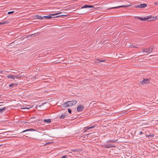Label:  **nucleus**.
Instances as JSON below:
<instances>
[{
	"label": "nucleus",
	"mask_w": 158,
	"mask_h": 158,
	"mask_svg": "<svg viewBox=\"0 0 158 158\" xmlns=\"http://www.w3.org/2000/svg\"><path fill=\"white\" fill-rule=\"evenodd\" d=\"M152 16H148L147 17L145 18H141L139 17H137L136 18L138 19H140L141 21H145L146 20H148V21H151L155 20V19L154 18L152 19Z\"/></svg>",
	"instance_id": "f257e3e1"
},
{
	"label": "nucleus",
	"mask_w": 158,
	"mask_h": 158,
	"mask_svg": "<svg viewBox=\"0 0 158 158\" xmlns=\"http://www.w3.org/2000/svg\"><path fill=\"white\" fill-rule=\"evenodd\" d=\"M154 47L152 46L150 47L149 48H144L142 50V52H143L150 53L153 51Z\"/></svg>",
	"instance_id": "f03ea898"
},
{
	"label": "nucleus",
	"mask_w": 158,
	"mask_h": 158,
	"mask_svg": "<svg viewBox=\"0 0 158 158\" xmlns=\"http://www.w3.org/2000/svg\"><path fill=\"white\" fill-rule=\"evenodd\" d=\"M20 76H19L18 75H8L7 76V77L8 78H11L13 79L14 80H15V79H19L20 78Z\"/></svg>",
	"instance_id": "7ed1b4c3"
},
{
	"label": "nucleus",
	"mask_w": 158,
	"mask_h": 158,
	"mask_svg": "<svg viewBox=\"0 0 158 158\" xmlns=\"http://www.w3.org/2000/svg\"><path fill=\"white\" fill-rule=\"evenodd\" d=\"M77 101L76 100L67 101V103L68 104L69 106H71L75 105L77 103Z\"/></svg>",
	"instance_id": "20e7f679"
},
{
	"label": "nucleus",
	"mask_w": 158,
	"mask_h": 158,
	"mask_svg": "<svg viewBox=\"0 0 158 158\" xmlns=\"http://www.w3.org/2000/svg\"><path fill=\"white\" fill-rule=\"evenodd\" d=\"M61 12H60L59 13H57L55 14H52L50 15V16H43L44 19H49L51 18H52V16L55 15H58L60 14H61Z\"/></svg>",
	"instance_id": "39448f33"
},
{
	"label": "nucleus",
	"mask_w": 158,
	"mask_h": 158,
	"mask_svg": "<svg viewBox=\"0 0 158 158\" xmlns=\"http://www.w3.org/2000/svg\"><path fill=\"white\" fill-rule=\"evenodd\" d=\"M104 146V148H108L112 147H114L115 146L114 145L112 144H105Z\"/></svg>",
	"instance_id": "423d86ee"
},
{
	"label": "nucleus",
	"mask_w": 158,
	"mask_h": 158,
	"mask_svg": "<svg viewBox=\"0 0 158 158\" xmlns=\"http://www.w3.org/2000/svg\"><path fill=\"white\" fill-rule=\"evenodd\" d=\"M84 108V106L82 105H79L77 107V110L78 112L82 111L83 110Z\"/></svg>",
	"instance_id": "0eeeda50"
},
{
	"label": "nucleus",
	"mask_w": 158,
	"mask_h": 158,
	"mask_svg": "<svg viewBox=\"0 0 158 158\" xmlns=\"http://www.w3.org/2000/svg\"><path fill=\"white\" fill-rule=\"evenodd\" d=\"M147 6V5L146 4H142L139 5H138L135 6L136 8H144Z\"/></svg>",
	"instance_id": "6e6552de"
},
{
	"label": "nucleus",
	"mask_w": 158,
	"mask_h": 158,
	"mask_svg": "<svg viewBox=\"0 0 158 158\" xmlns=\"http://www.w3.org/2000/svg\"><path fill=\"white\" fill-rule=\"evenodd\" d=\"M149 82V79H144L142 81V84H146Z\"/></svg>",
	"instance_id": "1a4fd4ad"
},
{
	"label": "nucleus",
	"mask_w": 158,
	"mask_h": 158,
	"mask_svg": "<svg viewBox=\"0 0 158 158\" xmlns=\"http://www.w3.org/2000/svg\"><path fill=\"white\" fill-rule=\"evenodd\" d=\"M128 6H126V5L120 6H119L111 7V8H110L109 9H116V8H120V7H128Z\"/></svg>",
	"instance_id": "9d476101"
},
{
	"label": "nucleus",
	"mask_w": 158,
	"mask_h": 158,
	"mask_svg": "<svg viewBox=\"0 0 158 158\" xmlns=\"http://www.w3.org/2000/svg\"><path fill=\"white\" fill-rule=\"evenodd\" d=\"M61 105H62V107L64 108H66L67 107L69 106L68 104H67V102H65L64 103L62 104Z\"/></svg>",
	"instance_id": "9b49d317"
},
{
	"label": "nucleus",
	"mask_w": 158,
	"mask_h": 158,
	"mask_svg": "<svg viewBox=\"0 0 158 158\" xmlns=\"http://www.w3.org/2000/svg\"><path fill=\"white\" fill-rule=\"evenodd\" d=\"M94 6H92L91 5H84L83 6H82L81 7V8H91V7H94Z\"/></svg>",
	"instance_id": "f8f14e48"
},
{
	"label": "nucleus",
	"mask_w": 158,
	"mask_h": 158,
	"mask_svg": "<svg viewBox=\"0 0 158 158\" xmlns=\"http://www.w3.org/2000/svg\"><path fill=\"white\" fill-rule=\"evenodd\" d=\"M81 150H82V149H81L80 148H76L75 149H71V151L73 152H79V151H81Z\"/></svg>",
	"instance_id": "ddd939ff"
},
{
	"label": "nucleus",
	"mask_w": 158,
	"mask_h": 158,
	"mask_svg": "<svg viewBox=\"0 0 158 158\" xmlns=\"http://www.w3.org/2000/svg\"><path fill=\"white\" fill-rule=\"evenodd\" d=\"M117 141V139L116 140H107L106 142V143H116Z\"/></svg>",
	"instance_id": "4468645a"
},
{
	"label": "nucleus",
	"mask_w": 158,
	"mask_h": 158,
	"mask_svg": "<svg viewBox=\"0 0 158 158\" xmlns=\"http://www.w3.org/2000/svg\"><path fill=\"white\" fill-rule=\"evenodd\" d=\"M146 137H148V138L150 139L151 138L153 137L154 135L153 134L151 135H145Z\"/></svg>",
	"instance_id": "2eb2a0df"
},
{
	"label": "nucleus",
	"mask_w": 158,
	"mask_h": 158,
	"mask_svg": "<svg viewBox=\"0 0 158 158\" xmlns=\"http://www.w3.org/2000/svg\"><path fill=\"white\" fill-rule=\"evenodd\" d=\"M44 122L46 123H50L51 122V119H45L44 120Z\"/></svg>",
	"instance_id": "dca6fc26"
},
{
	"label": "nucleus",
	"mask_w": 158,
	"mask_h": 158,
	"mask_svg": "<svg viewBox=\"0 0 158 158\" xmlns=\"http://www.w3.org/2000/svg\"><path fill=\"white\" fill-rule=\"evenodd\" d=\"M65 114L64 113L62 114L61 115L60 117V119H63L65 117Z\"/></svg>",
	"instance_id": "f3484780"
},
{
	"label": "nucleus",
	"mask_w": 158,
	"mask_h": 158,
	"mask_svg": "<svg viewBox=\"0 0 158 158\" xmlns=\"http://www.w3.org/2000/svg\"><path fill=\"white\" fill-rule=\"evenodd\" d=\"M36 17L38 19H44L43 16L42 17L41 16L39 15H36Z\"/></svg>",
	"instance_id": "a211bd4d"
},
{
	"label": "nucleus",
	"mask_w": 158,
	"mask_h": 158,
	"mask_svg": "<svg viewBox=\"0 0 158 158\" xmlns=\"http://www.w3.org/2000/svg\"><path fill=\"white\" fill-rule=\"evenodd\" d=\"M104 61L105 60H100L99 59H97L95 60V62L97 63H99L100 62H102Z\"/></svg>",
	"instance_id": "6ab92c4d"
},
{
	"label": "nucleus",
	"mask_w": 158,
	"mask_h": 158,
	"mask_svg": "<svg viewBox=\"0 0 158 158\" xmlns=\"http://www.w3.org/2000/svg\"><path fill=\"white\" fill-rule=\"evenodd\" d=\"M8 23V21H4L3 22H0V25H3L5 23Z\"/></svg>",
	"instance_id": "aec40b11"
},
{
	"label": "nucleus",
	"mask_w": 158,
	"mask_h": 158,
	"mask_svg": "<svg viewBox=\"0 0 158 158\" xmlns=\"http://www.w3.org/2000/svg\"><path fill=\"white\" fill-rule=\"evenodd\" d=\"M35 130L33 129H27V130H25L23 131L22 132H25L28 131H35Z\"/></svg>",
	"instance_id": "412c9836"
},
{
	"label": "nucleus",
	"mask_w": 158,
	"mask_h": 158,
	"mask_svg": "<svg viewBox=\"0 0 158 158\" xmlns=\"http://www.w3.org/2000/svg\"><path fill=\"white\" fill-rule=\"evenodd\" d=\"M14 12V11H9L8 12V14H13Z\"/></svg>",
	"instance_id": "4be33fe9"
},
{
	"label": "nucleus",
	"mask_w": 158,
	"mask_h": 158,
	"mask_svg": "<svg viewBox=\"0 0 158 158\" xmlns=\"http://www.w3.org/2000/svg\"><path fill=\"white\" fill-rule=\"evenodd\" d=\"M5 110V108H2V109H0V111L1 112H2L3 111H4Z\"/></svg>",
	"instance_id": "5701e85b"
},
{
	"label": "nucleus",
	"mask_w": 158,
	"mask_h": 158,
	"mask_svg": "<svg viewBox=\"0 0 158 158\" xmlns=\"http://www.w3.org/2000/svg\"><path fill=\"white\" fill-rule=\"evenodd\" d=\"M39 32H37L34 34H33V35H34V36L37 35L39 34Z\"/></svg>",
	"instance_id": "b1692460"
},
{
	"label": "nucleus",
	"mask_w": 158,
	"mask_h": 158,
	"mask_svg": "<svg viewBox=\"0 0 158 158\" xmlns=\"http://www.w3.org/2000/svg\"><path fill=\"white\" fill-rule=\"evenodd\" d=\"M14 85H15V84H13V83H12V84H10L9 85V86L10 87H12V86H13Z\"/></svg>",
	"instance_id": "393cba45"
},
{
	"label": "nucleus",
	"mask_w": 158,
	"mask_h": 158,
	"mask_svg": "<svg viewBox=\"0 0 158 158\" xmlns=\"http://www.w3.org/2000/svg\"><path fill=\"white\" fill-rule=\"evenodd\" d=\"M68 112L69 113V114H71V109H68Z\"/></svg>",
	"instance_id": "a878e982"
},
{
	"label": "nucleus",
	"mask_w": 158,
	"mask_h": 158,
	"mask_svg": "<svg viewBox=\"0 0 158 158\" xmlns=\"http://www.w3.org/2000/svg\"><path fill=\"white\" fill-rule=\"evenodd\" d=\"M94 126H93L89 127V129H92V128H94Z\"/></svg>",
	"instance_id": "bb28decb"
},
{
	"label": "nucleus",
	"mask_w": 158,
	"mask_h": 158,
	"mask_svg": "<svg viewBox=\"0 0 158 158\" xmlns=\"http://www.w3.org/2000/svg\"><path fill=\"white\" fill-rule=\"evenodd\" d=\"M63 15H59V16H56V17H53V18H57V17H60V16H63Z\"/></svg>",
	"instance_id": "cd10ccee"
},
{
	"label": "nucleus",
	"mask_w": 158,
	"mask_h": 158,
	"mask_svg": "<svg viewBox=\"0 0 158 158\" xmlns=\"http://www.w3.org/2000/svg\"><path fill=\"white\" fill-rule=\"evenodd\" d=\"M34 36V35H33V34H31V35H28V36Z\"/></svg>",
	"instance_id": "c85d7f7f"
},
{
	"label": "nucleus",
	"mask_w": 158,
	"mask_h": 158,
	"mask_svg": "<svg viewBox=\"0 0 158 158\" xmlns=\"http://www.w3.org/2000/svg\"><path fill=\"white\" fill-rule=\"evenodd\" d=\"M21 109H28V108L27 107H25L24 108H21Z\"/></svg>",
	"instance_id": "c756f323"
},
{
	"label": "nucleus",
	"mask_w": 158,
	"mask_h": 158,
	"mask_svg": "<svg viewBox=\"0 0 158 158\" xmlns=\"http://www.w3.org/2000/svg\"><path fill=\"white\" fill-rule=\"evenodd\" d=\"M66 156H64L62 157L61 158H66Z\"/></svg>",
	"instance_id": "7c9ffc66"
},
{
	"label": "nucleus",
	"mask_w": 158,
	"mask_h": 158,
	"mask_svg": "<svg viewBox=\"0 0 158 158\" xmlns=\"http://www.w3.org/2000/svg\"><path fill=\"white\" fill-rule=\"evenodd\" d=\"M86 129L87 130H88L89 129V127H86Z\"/></svg>",
	"instance_id": "2f4dec72"
},
{
	"label": "nucleus",
	"mask_w": 158,
	"mask_h": 158,
	"mask_svg": "<svg viewBox=\"0 0 158 158\" xmlns=\"http://www.w3.org/2000/svg\"><path fill=\"white\" fill-rule=\"evenodd\" d=\"M143 134V132L142 131H140L139 134Z\"/></svg>",
	"instance_id": "473e14b6"
},
{
	"label": "nucleus",
	"mask_w": 158,
	"mask_h": 158,
	"mask_svg": "<svg viewBox=\"0 0 158 158\" xmlns=\"http://www.w3.org/2000/svg\"><path fill=\"white\" fill-rule=\"evenodd\" d=\"M132 46L133 47H134V48H137L136 47H135V45H132V46H131V47H132Z\"/></svg>",
	"instance_id": "72a5a7b5"
},
{
	"label": "nucleus",
	"mask_w": 158,
	"mask_h": 158,
	"mask_svg": "<svg viewBox=\"0 0 158 158\" xmlns=\"http://www.w3.org/2000/svg\"><path fill=\"white\" fill-rule=\"evenodd\" d=\"M158 4V2H156L155 3V4H156H156Z\"/></svg>",
	"instance_id": "f704fd0d"
},
{
	"label": "nucleus",
	"mask_w": 158,
	"mask_h": 158,
	"mask_svg": "<svg viewBox=\"0 0 158 158\" xmlns=\"http://www.w3.org/2000/svg\"><path fill=\"white\" fill-rule=\"evenodd\" d=\"M49 143H46L45 145H46L47 144H48Z\"/></svg>",
	"instance_id": "c9c22d12"
},
{
	"label": "nucleus",
	"mask_w": 158,
	"mask_h": 158,
	"mask_svg": "<svg viewBox=\"0 0 158 158\" xmlns=\"http://www.w3.org/2000/svg\"><path fill=\"white\" fill-rule=\"evenodd\" d=\"M2 71H0V73H2Z\"/></svg>",
	"instance_id": "e433bc0d"
},
{
	"label": "nucleus",
	"mask_w": 158,
	"mask_h": 158,
	"mask_svg": "<svg viewBox=\"0 0 158 158\" xmlns=\"http://www.w3.org/2000/svg\"><path fill=\"white\" fill-rule=\"evenodd\" d=\"M1 98V95H0V98Z\"/></svg>",
	"instance_id": "4c0bfd02"
},
{
	"label": "nucleus",
	"mask_w": 158,
	"mask_h": 158,
	"mask_svg": "<svg viewBox=\"0 0 158 158\" xmlns=\"http://www.w3.org/2000/svg\"><path fill=\"white\" fill-rule=\"evenodd\" d=\"M1 146V145H0V147Z\"/></svg>",
	"instance_id": "58836bf2"
}]
</instances>
